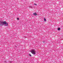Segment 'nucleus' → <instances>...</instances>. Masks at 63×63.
Returning <instances> with one entry per match:
<instances>
[{"mask_svg": "<svg viewBox=\"0 0 63 63\" xmlns=\"http://www.w3.org/2000/svg\"><path fill=\"white\" fill-rule=\"evenodd\" d=\"M5 25V26H8V24L7 23H6V21H0V26H2L3 25Z\"/></svg>", "mask_w": 63, "mask_h": 63, "instance_id": "obj_1", "label": "nucleus"}, {"mask_svg": "<svg viewBox=\"0 0 63 63\" xmlns=\"http://www.w3.org/2000/svg\"><path fill=\"white\" fill-rule=\"evenodd\" d=\"M31 52L32 53V54H33V55H35V52H36V51H35V50H32L31 51Z\"/></svg>", "mask_w": 63, "mask_h": 63, "instance_id": "obj_2", "label": "nucleus"}, {"mask_svg": "<svg viewBox=\"0 0 63 63\" xmlns=\"http://www.w3.org/2000/svg\"><path fill=\"white\" fill-rule=\"evenodd\" d=\"M33 15H34V16H37V14L36 13H33Z\"/></svg>", "mask_w": 63, "mask_h": 63, "instance_id": "obj_3", "label": "nucleus"}, {"mask_svg": "<svg viewBox=\"0 0 63 63\" xmlns=\"http://www.w3.org/2000/svg\"><path fill=\"white\" fill-rule=\"evenodd\" d=\"M29 7L30 8H32L33 6H29Z\"/></svg>", "mask_w": 63, "mask_h": 63, "instance_id": "obj_4", "label": "nucleus"}, {"mask_svg": "<svg viewBox=\"0 0 63 63\" xmlns=\"http://www.w3.org/2000/svg\"><path fill=\"white\" fill-rule=\"evenodd\" d=\"M44 20H45V21H46V19L45 18H44Z\"/></svg>", "mask_w": 63, "mask_h": 63, "instance_id": "obj_5", "label": "nucleus"}, {"mask_svg": "<svg viewBox=\"0 0 63 63\" xmlns=\"http://www.w3.org/2000/svg\"><path fill=\"white\" fill-rule=\"evenodd\" d=\"M60 30V28H58V30Z\"/></svg>", "mask_w": 63, "mask_h": 63, "instance_id": "obj_6", "label": "nucleus"}, {"mask_svg": "<svg viewBox=\"0 0 63 63\" xmlns=\"http://www.w3.org/2000/svg\"><path fill=\"white\" fill-rule=\"evenodd\" d=\"M34 5H35L36 6H37V4H36V3H34Z\"/></svg>", "mask_w": 63, "mask_h": 63, "instance_id": "obj_7", "label": "nucleus"}, {"mask_svg": "<svg viewBox=\"0 0 63 63\" xmlns=\"http://www.w3.org/2000/svg\"><path fill=\"white\" fill-rule=\"evenodd\" d=\"M17 20H19V18H17Z\"/></svg>", "mask_w": 63, "mask_h": 63, "instance_id": "obj_8", "label": "nucleus"}, {"mask_svg": "<svg viewBox=\"0 0 63 63\" xmlns=\"http://www.w3.org/2000/svg\"><path fill=\"white\" fill-rule=\"evenodd\" d=\"M29 56H31V54H29Z\"/></svg>", "mask_w": 63, "mask_h": 63, "instance_id": "obj_9", "label": "nucleus"}, {"mask_svg": "<svg viewBox=\"0 0 63 63\" xmlns=\"http://www.w3.org/2000/svg\"><path fill=\"white\" fill-rule=\"evenodd\" d=\"M43 43H45V41H43Z\"/></svg>", "mask_w": 63, "mask_h": 63, "instance_id": "obj_10", "label": "nucleus"}, {"mask_svg": "<svg viewBox=\"0 0 63 63\" xmlns=\"http://www.w3.org/2000/svg\"><path fill=\"white\" fill-rule=\"evenodd\" d=\"M5 62V63H6V62Z\"/></svg>", "mask_w": 63, "mask_h": 63, "instance_id": "obj_11", "label": "nucleus"}]
</instances>
